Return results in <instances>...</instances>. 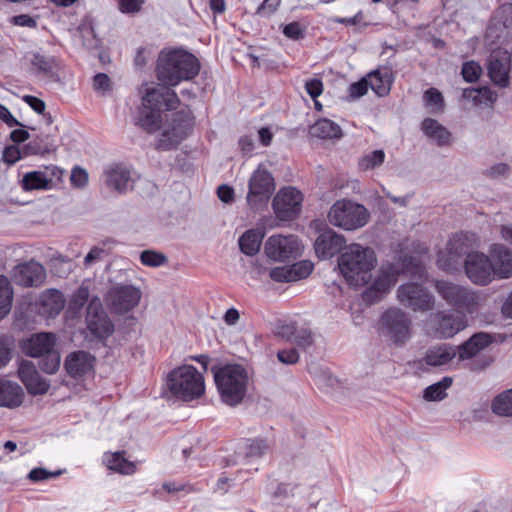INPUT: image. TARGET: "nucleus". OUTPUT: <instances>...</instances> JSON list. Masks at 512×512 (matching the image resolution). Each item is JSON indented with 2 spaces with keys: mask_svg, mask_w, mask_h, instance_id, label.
Listing matches in <instances>:
<instances>
[{
  "mask_svg": "<svg viewBox=\"0 0 512 512\" xmlns=\"http://www.w3.org/2000/svg\"><path fill=\"white\" fill-rule=\"evenodd\" d=\"M492 342V337L487 333H477L468 341L458 347V355L461 360L474 357L481 350L486 348Z\"/></svg>",
  "mask_w": 512,
  "mask_h": 512,
  "instance_id": "473e14b6",
  "label": "nucleus"
},
{
  "mask_svg": "<svg viewBox=\"0 0 512 512\" xmlns=\"http://www.w3.org/2000/svg\"><path fill=\"white\" fill-rule=\"evenodd\" d=\"M95 357L85 351H76L67 356L65 369L74 378L91 374L94 369Z\"/></svg>",
  "mask_w": 512,
  "mask_h": 512,
  "instance_id": "cd10ccee",
  "label": "nucleus"
},
{
  "mask_svg": "<svg viewBox=\"0 0 512 512\" xmlns=\"http://www.w3.org/2000/svg\"><path fill=\"white\" fill-rule=\"evenodd\" d=\"M491 410L498 416H512V389L497 395L492 401Z\"/></svg>",
  "mask_w": 512,
  "mask_h": 512,
  "instance_id": "79ce46f5",
  "label": "nucleus"
},
{
  "mask_svg": "<svg viewBox=\"0 0 512 512\" xmlns=\"http://www.w3.org/2000/svg\"><path fill=\"white\" fill-rule=\"evenodd\" d=\"M60 471L50 472L44 468H34L30 471L28 478L31 481L39 482L60 475Z\"/></svg>",
  "mask_w": 512,
  "mask_h": 512,
  "instance_id": "680f3d73",
  "label": "nucleus"
},
{
  "mask_svg": "<svg viewBox=\"0 0 512 512\" xmlns=\"http://www.w3.org/2000/svg\"><path fill=\"white\" fill-rule=\"evenodd\" d=\"M313 270L310 261H300L291 266L275 267L270 271V277L276 282H294L307 278Z\"/></svg>",
  "mask_w": 512,
  "mask_h": 512,
  "instance_id": "bb28decb",
  "label": "nucleus"
},
{
  "mask_svg": "<svg viewBox=\"0 0 512 512\" xmlns=\"http://www.w3.org/2000/svg\"><path fill=\"white\" fill-rule=\"evenodd\" d=\"M383 78L380 70L376 69L362 78L360 81L350 85L349 93L352 98H359L367 93L368 89L371 90L378 96L384 95Z\"/></svg>",
  "mask_w": 512,
  "mask_h": 512,
  "instance_id": "c756f323",
  "label": "nucleus"
},
{
  "mask_svg": "<svg viewBox=\"0 0 512 512\" xmlns=\"http://www.w3.org/2000/svg\"><path fill=\"white\" fill-rule=\"evenodd\" d=\"M24 391L22 387L13 381L0 378V406L15 408L22 404Z\"/></svg>",
  "mask_w": 512,
  "mask_h": 512,
  "instance_id": "7c9ffc66",
  "label": "nucleus"
},
{
  "mask_svg": "<svg viewBox=\"0 0 512 512\" xmlns=\"http://www.w3.org/2000/svg\"><path fill=\"white\" fill-rule=\"evenodd\" d=\"M49 180L50 189L59 181H61L63 170L57 166H48L42 170Z\"/></svg>",
  "mask_w": 512,
  "mask_h": 512,
  "instance_id": "69168bd1",
  "label": "nucleus"
},
{
  "mask_svg": "<svg viewBox=\"0 0 512 512\" xmlns=\"http://www.w3.org/2000/svg\"><path fill=\"white\" fill-rule=\"evenodd\" d=\"M305 90L312 99H316L323 92V83L318 78H312L305 83Z\"/></svg>",
  "mask_w": 512,
  "mask_h": 512,
  "instance_id": "052dcab7",
  "label": "nucleus"
},
{
  "mask_svg": "<svg viewBox=\"0 0 512 512\" xmlns=\"http://www.w3.org/2000/svg\"><path fill=\"white\" fill-rule=\"evenodd\" d=\"M191 120L190 112L175 113L172 120L165 125L155 148L161 151L175 149L188 136Z\"/></svg>",
  "mask_w": 512,
  "mask_h": 512,
  "instance_id": "6e6552de",
  "label": "nucleus"
},
{
  "mask_svg": "<svg viewBox=\"0 0 512 512\" xmlns=\"http://www.w3.org/2000/svg\"><path fill=\"white\" fill-rule=\"evenodd\" d=\"M299 241L296 236L273 235L265 243V254L272 260L285 261L299 254Z\"/></svg>",
  "mask_w": 512,
  "mask_h": 512,
  "instance_id": "4468645a",
  "label": "nucleus"
},
{
  "mask_svg": "<svg viewBox=\"0 0 512 512\" xmlns=\"http://www.w3.org/2000/svg\"><path fill=\"white\" fill-rule=\"evenodd\" d=\"M435 289L442 299L459 312L475 313L481 306V297L475 291L461 285L438 280Z\"/></svg>",
  "mask_w": 512,
  "mask_h": 512,
  "instance_id": "423d86ee",
  "label": "nucleus"
},
{
  "mask_svg": "<svg viewBox=\"0 0 512 512\" xmlns=\"http://www.w3.org/2000/svg\"><path fill=\"white\" fill-rule=\"evenodd\" d=\"M144 0H119V9L123 13H137Z\"/></svg>",
  "mask_w": 512,
  "mask_h": 512,
  "instance_id": "338daca9",
  "label": "nucleus"
},
{
  "mask_svg": "<svg viewBox=\"0 0 512 512\" xmlns=\"http://www.w3.org/2000/svg\"><path fill=\"white\" fill-rule=\"evenodd\" d=\"M18 376L32 395L45 394L49 389V383L38 373L33 362L23 360L19 364Z\"/></svg>",
  "mask_w": 512,
  "mask_h": 512,
  "instance_id": "412c9836",
  "label": "nucleus"
},
{
  "mask_svg": "<svg viewBox=\"0 0 512 512\" xmlns=\"http://www.w3.org/2000/svg\"><path fill=\"white\" fill-rule=\"evenodd\" d=\"M214 380L225 404L236 406L242 402L248 384V374L243 366L227 364L214 372Z\"/></svg>",
  "mask_w": 512,
  "mask_h": 512,
  "instance_id": "7ed1b4c3",
  "label": "nucleus"
},
{
  "mask_svg": "<svg viewBox=\"0 0 512 512\" xmlns=\"http://www.w3.org/2000/svg\"><path fill=\"white\" fill-rule=\"evenodd\" d=\"M104 182L109 189L119 194L126 193L133 186L130 170L121 164L113 165L105 170Z\"/></svg>",
  "mask_w": 512,
  "mask_h": 512,
  "instance_id": "a878e982",
  "label": "nucleus"
},
{
  "mask_svg": "<svg viewBox=\"0 0 512 512\" xmlns=\"http://www.w3.org/2000/svg\"><path fill=\"white\" fill-rule=\"evenodd\" d=\"M66 304L64 294L55 288L46 289L39 295L38 311L47 318H54L60 314Z\"/></svg>",
  "mask_w": 512,
  "mask_h": 512,
  "instance_id": "393cba45",
  "label": "nucleus"
},
{
  "mask_svg": "<svg viewBox=\"0 0 512 512\" xmlns=\"http://www.w3.org/2000/svg\"><path fill=\"white\" fill-rule=\"evenodd\" d=\"M327 217L333 226L352 231L362 228L368 223L369 212L361 204L341 199L331 206Z\"/></svg>",
  "mask_w": 512,
  "mask_h": 512,
  "instance_id": "39448f33",
  "label": "nucleus"
},
{
  "mask_svg": "<svg viewBox=\"0 0 512 512\" xmlns=\"http://www.w3.org/2000/svg\"><path fill=\"white\" fill-rule=\"evenodd\" d=\"M472 236L468 234H456L448 243L447 249L449 254V262L443 263V260H439V265L446 271H452L458 264L459 259L463 255L471 254L472 249Z\"/></svg>",
  "mask_w": 512,
  "mask_h": 512,
  "instance_id": "4be33fe9",
  "label": "nucleus"
},
{
  "mask_svg": "<svg viewBox=\"0 0 512 512\" xmlns=\"http://www.w3.org/2000/svg\"><path fill=\"white\" fill-rule=\"evenodd\" d=\"M21 187L24 191L50 189L49 180L42 170L27 172L21 180Z\"/></svg>",
  "mask_w": 512,
  "mask_h": 512,
  "instance_id": "ea45409f",
  "label": "nucleus"
},
{
  "mask_svg": "<svg viewBox=\"0 0 512 512\" xmlns=\"http://www.w3.org/2000/svg\"><path fill=\"white\" fill-rule=\"evenodd\" d=\"M93 87L98 92H108L111 90V80L105 73H98L93 78Z\"/></svg>",
  "mask_w": 512,
  "mask_h": 512,
  "instance_id": "13d9d810",
  "label": "nucleus"
},
{
  "mask_svg": "<svg viewBox=\"0 0 512 512\" xmlns=\"http://www.w3.org/2000/svg\"><path fill=\"white\" fill-rule=\"evenodd\" d=\"M511 55L502 49L493 50L488 59V75L492 82L500 87L509 84Z\"/></svg>",
  "mask_w": 512,
  "mask_h": 512,
  "instance_id": "6ab92c4d",
  "label": "nucleus"
},
{
  "mask_svg": "<svg viewBox=\"0 0 512 512\" xmlns=\"http://www.w3.org/2000/svg\"><path fill=\"white\" fill-rule=\"evenodd\" d=\"M410 321L399 310L386 311V339L395 345H402L410 338Z\"/></svg>",
  "mask_w": 512,
  "mask_h": 512,
  "instance_id": "a211bd4d",
  "label": "nucleus"
},
{
  "mask_svg": "<svg viewBox=\"0 0 512 512\" xmlns=\"http://www.w3.org/2000/svg\"><path fill=\"white\" fill-rule=\"evenodd\" d=\"M398 299L413 310H429L433 306L432 295L416 283H407L399 287Z\"/></svg>",
  "mask_w": 512,
  "mask_h": 512,
  "instance_id": "f3484780",
  "label": "nucleus"
},
{
  "mask_svg": "<svg viewBox=\"0 0 512 512\" xmlns=\"http://www.w3.org/2000/svg\"><path fill=\"white\" fill-rule=\"evenodd\" d=\"M54 150V145L48 136L36 137L23 147L24 155H43Z\"/></svg>",
  "mask_w": 512,
  "mask_h": 512,
  "instance_id": "c03bdc74",
  "label": "nucleus"
},
{
  "mask_svg": "<svg viewBox=\"0 0 512 512\" xmlns=\"http://www.w3.org/2000/svg\"><path fill=\"white\" fill-rule=\"evenodd\" d=\"M268 450V444L263 439L249 440L244 447L246 458H258L263 456Z\"/></svg>",
  "mask_w": 512,
  "mask_h": 512,
  "instance_id": "3c124183",
  "label": "nucleus"
},
{
  "mask_svg": "<svg viewBox=\"0 0 512 512\" xmlns=\"http://www.w3.org/2000/svg\"><path fill=\"white\" fill-rule=\"evenodd\" d=\"M424 102L427 107H430L432 113L441 112L444 108L443 96L435 88H430L425 92Z\"/></svg>",
  "mask_w": 512,
  "mask_h": 512,
  "instance_id": "8fccbe9b",
  "label": "nucleus"
},
{
  "mask_svg": "<svg viewBox=\"0 0 512 512\" xmlns=\"http://www.w3.org/2000/svg\"><path fill=\"white\" fill-rule=\"evenodd\" d=\"M377 264L373 249L360 244H350L338 258V267L347 283L360 287L367 284Z\"/></svg>",
  "mask_w": 512,
  "mask_h": 512,
  "instance_id": "f03ea898",
  "label": "nucleus"
},
{
  "mask_svg": "<svg viewBox=\"0 0 512 512\" xmlns=\"http://www.w3.org/2000/svg\"><path fill=\"white\" fill-rule=\"evenodd\" d=\"M512 37V4L499 7L493 14L486 30L491 43L503 44Z\"/></svg>",
  "mask_w": 512,
  "mask_h": 512,
  "instance_id": "f8f14e48",
  "label": "nucleus"
},
{
  "mask_svg": "<svg viewBox=\"0 0 512 512\" xmlns=\"http://www.w3.org/2000/svg\"><path fill=\"white\" fill-rule=\"evenodd\" d=\"M384 161V151L375 150L372 153L365 155L359 161V167L362 170L373 169L381 165Z\"/></svg>",
  "mask_w": 512,
  "mask_h": 512,
  "instance_id": "864d4df0",
  "label": "nucleus"
},
{
  "mask_svg": "<svg viewBox=\"0 0 512 512\" xmlns=\"http://www.w3.org/2000/svg\"><path fill=\"white\" fill-rule=\"evenodd\" d=\"M30 63L31 69L34 73L49 78L55 77L60 68V65L56 58L52 56L42 55L40 53H34L32 55Z\"/></svg>",
  "mask_w": 512,
  "mask_h": 512,
  "instance_id": "72a5a7b5",
  "label": "nucleus"
},
{
  "mask_svg": "<svg viewBox=\"0 0 512 512\" xmlns=\"http://www.w3.org/2000/svg\"><path fill=\"white\" fill-rule=\"evenodd\" d=\"M345 239L332 229L323 231L316 239L314 248L320 259H328L336 255L344 246Z\"/></svg>",
  "mask_w": 512,
  "mask_h": 512,
  "instance_id": "b1692460",
  "label": "nucleus"
},
{
  "mask_svg": "<svg viewBox=\"0 0 512 512\" xmlns=\"http://www.w3.org/2000/svg\"><path fill=\"white\" fill-rule=\"evenodd\" d=\"M312 137L319 139H338L342 136L340 126L334 121L322 118L316 121L309 129Z\"/></svg>",
  "mask_w": 512,
  "mask_h": 512,
  "instance_id": "f704fd0d",
  "label": "nucleus"
},
{
  "mask_svg": "<svg viewBox=\"0 0 512 512\" xmlns=\"http://www.w3.org/2000/svg\"><path fill=\"white\" fill-rule=\"evenodd\" d=\"M510 166L507 163H497L487 169L486 174L491 178L506 177L510 174Z\"/></svg>",
  "mask_w": 512,
  "mask_h": 512,
  "instance_id": "e2e57ef3",
  "label": "nucleus"
},
{
  "mask_svg": "<svg viewBox=\"0 0 512 512\" xmlns=\"http://www.w3.org/2000/svg\"><path fill=\"white\" fill-rule=\"evenodd\" d=\"M489 252L494 276L499 279L510 278L512 276V250L503 244L496 243L491 245Z\"/></svg>",
  "mask_w": 512,
  "mask_h": 512,
  "instance_id": "5701e85b",
  "label": "nucleus"
},
{
  "mask_svg": "<svg viewBox=\"0 0 512 512\" xmlns=\"http://www.w3.org/2000/svg\"><path fill=\"white\" fill-rule=\"evenodd\" d=\"M161 121L160 112L143 104L138 110L135 123L146 132L153 133L160 128Z\"/></svg>",
  "mask_w": 512,
  "mask_h": 512,
  "instance_id": "c9c22d12",
  "label": "nucleus"
},
{
  "mask_svg": "<svg viewBox=\"0 0 512 512\" xmlns=\"http://www.w3.org/2000/svg\"><path fill=\"white\" fill-rule=\"evenodd\" d=\"M70 180L73 186L82 188L88 182V174L83 168L75 167L71 172Z\"/></svg>",
  "mask_w": 512,
  "mask_h": 512,
  "instance_id": "bf43d9fd",
  "label": "nucleus"
},
{
  "mask_svg": "<svg viewBox=\"0 0 512 512\" xmlns=\"http://www.w3.org/2000/svg\"><path fill=\"white\" fill-rule=\"evenodd\" d=\"M481 72V66L474 61L466 62L462 67L463 78L465 81L470 83L477 81L481 75Z\"/></svg>",
  "mask_w": 512,
  "mask_h": 512,
  "instance_id": "6e6d98bb",
  "label": "nucleus"
},
{
  "mask_svg": "<svg viewBox=\"0 0 512 512\" xmlns=\"http://www.w3.org/2000/svg\"><path fill=\"white\" fill-rule=\"evenodd\" d=\"M380 272L375 282L362 294L363 301L367 304L380 301L384 295V272Z\"/></svg>",
  "mask_w": 512,
  "mask_h": 512,
  "instance_id": "49530a36",
  "label": "nucleus"
},
{
  "mask_svg": "<svg viewBox=\"0 0 512 512\" xmlns=\"http://www.w3.org/2000/svg\"><path fill=\"white\" fill-rule=\"evenodd\" d=\"M200 62L183 49L161 51L157 59V78L165 85L176 86L194 79L200 71Z\"/></svg>",
  "mask_w": 512,
  "mask_h": 512,
  "instance_id": "f257e3e1",
  "label": "nucleus"
},
{
  "mask_svg": "<svg viewBox=\"0 0 512 512\" xmlns=\"http://www.w3.org/2000/svg\"><path fill=\"white\" fill-rule=\"evenodd\" d=\"M90 297L89 289L84 284H82L71 296V299L68 304L67 313L70 314L71 317L77 318L80 316L81 310L83 306L87 303Z\"/></svg>",
  "mask_w": 512,
  "mask_h": 512,
  "instance_id": "a19ab883",
  "label": "nucleus"
},
{
  "mask_svg": "<svg viewBox=\"0 0 512 512\" xmlns=\"http://www.w3.org/2000/svg\"><path fill=\"white\" fill-rule=\"evenodd\" d=\"M141 263L149 267H159L167 262V257L153 250H145L140 255Z\"/></svg>",
  "mask_w": 512,
  "mask_h": 512,
  "instance_id": "603ef678",
  "label": "nucleus"
},
{
  "mask_svg": "<svg viewBox=\"0 0 512 512\" xmlns=\"http://www.w3.org/2000/svg\"><path fill=\"white\" fill-rule=\"evenodd\" d=\"M276 185L271 172L260 164L251 174L248 181L246 196L248 206L253 210H260L267 206L274 194Z\"/></svg>",
  "mask_w": 512,
  "mask_h": 512,
  "instance_id": "0eeeda50",
  "label": "nucleus"
},
{
  "mask_svg": "<svg viewBox=\"0 0 512 512\" xmlns=\"http://www.w3.org/2000/svg\"><path fill=\"white\" fill-rule=\"evenodd\" d=\"M13 290L6 276H0V319H3L11 310Z\"/></svg>",
  "mask_w": 512,
  "mask_h": 512,
  "instance_id": "37998d69",
  "label": "nucleus"
},
{
  "mask_svg": "<svg viewBox=\"0 0 512 512\" xmlns=\"http://www.w3.org/2000/svg\"><path fill=\"white\" fill-rule=\"evenodd\" d=\"M56 336L53 333L42 332L33 334L24 344V352L34 358L55 350Z\"/></svg>",
  "mask_w": 512,
  "mask_h": 512,
  "instance_id": "c85d7f7f",
  "label": "nucleus"
},
{
  "mask_svg": "<svg viewBox=\"0 0 512 512\" xmlns=\"http://www.w3.org/2000/svg\"><path fill=\"white\" fill-rule=\"evenodd\" d=\"M290 341L299 348L306 350L314 343V335L310 329L296 328L291 334Z\"/></svg>",
  "mask_w": 512,
  "mask_h": 512,
  "instance_id": "de8ad7c7",
  "label": "nucleus"
},
{
  "mask_svg": "<svg viewBox=\"0 0 512 512\" xmlns=\"http://www.w3.org/2000/svg\"><path fill=\"white\" fill-rule=\"evenodd\" d=\"M466 325L464 316L444 311L432 314L427 324L429 333L439 339L453 337Z\"/></svg>",
  "mask_w": 512,
  "mask_h": 512,
  "instance_id": "9d476101",
  "label": "nucleus"
},
{
  "mask_svg": "<svg viewBox=\"0 0 512 512\" xmlns=\"http://www.w3.org/2000/svg\"><path fill=\"white\" fill-rule=\"evenodd\" d=\"M263 234L259 230H248L239 238L240 250L249 256L255 255L261 246Z\"/></svg>",
  "mask_w": 512,
  "mask_h": 512,
  "instance_id": "58836bf2",
  "label": "nucleus"
},
{
  "mask_svg": "<svg viewBox=\"0 0 512 512\" xmlns=\"http://www.w3.org/2000/svg\"><path fill=\"white\" fill-rule=\"evenodd\" d=\"M424 135L438 146H447L452 142L449 130L440 122L432 118H426L421 123Z\"/></svg>",
  "mask_w": 512,
  "mask_h": 512,
  "instance_id": "2f4dec72",
  "label": "nucleus"
},
{
  "mask_svg": "<svg viewBox=\"0 0 512 512\" xmlns=\"http://www.w3.org/2000/svg\"><path fill=\"white\" fill-rule=\"evenodd\" d=\"M105 463L108 469L114 470L120 474L130 475L136 471L135 464L124 457V452H115L106 455Z\"/></svg>",
  "mask_w": 512,
  "mask_h": 512,
  "instance_id": "4c0bfd02",
  "label": "nucleus"
},
{
  "mask_svg": "<svg viewBox=\"0 0 512 512\" xmlns=\"http://www.w3.org/2000/svg\"><path fill=\"white\" fill-rule=\"evenodd\" d=\"M303 196L293 187L282 188L273 199V209L282 221L295 219L301 212Z\"/></svg>",
  "mask_w": 512,
  "mask_h": 512,
  "instance_id": "9b49d317",
  "label": "nucleus"
},
{
  "mask_svg": "<svg viewBox=\"0 0 512 512\" xmlns=\"http://www.w3.org/2000/svg\"><path fill=\"white\" fill-rule=\"evenodd\" d=\"M12 279L23 287H38L46 279V270L40 263L31 260L15 266L12 271Z\"/></svg>",
  "mask_w": 512,
  "mask_h": 512,
  "instance_id": "aec40b11",
  "label": "nucleus"
},
{
  "mask_svg": "<svg viewBox=\"0 0 512 512\" xmlns=\"http://www.w3.org/2000/svg\"><path fill=\"white\" fill-rule=\"evenodd\" d=\"M307 25L299 21H294L283 26V34L292 40L304 38Z\"/></svg>",
  "mask_w": 512,
  "mask_h": 512,
  "instance_id": "5fc2aeb1",
  "label": "nucleus"
},
{
  "mask_svg": "<svg viewBox=\"0 0 512 512\" xmlns=\"http://www.w3.org/2000/svg\"><path fill=\"white\" fill-rule=\"evenodd\" d=\"M13 25L28 27V28H36L37 22L36 20L27 14H20L13 16L10 20Z\"/></svg>",
  "mask_w": 512,
  "mask_h": 512,
  "instance_id": "774afa93",
  "label": "nucleus"
},
{
  "mask_svg": "<svg viewBox=\"0 0 512 512\" xmlns=\"http://www.w3.org/2000/svg\"><path fill=\"white\" fill-rule=\"evenodd\" d=\"M278 360L286 365H293L299 361V353L295 348L279 350L277 353Z\"/></svg>",
  "mask_w": 512,
  "mask_h": 512,
  "instance_id": "4d7b16f0",
  "label": "nucleus"
},
{
  "mask_svg": "<svg viewBox=\"0 0 512 512\" xmlns=\"http://www.w3.org/2000/svg\"><path fill=\"white\" fill-rule=\"evenodd\" d=\"M167 387L174 397L192 401L204 394V377L194 366L182 365L168 374Z\"/></svg>",
  "mask_w": 512,
  "mask_h": 512,
  "instance_id": "20e7f679",
  "label": "nucleus"
},
{
  "mask_svg": "<svg viewBox=\"0 0 512 512\" xmlns=\"http://www.w3.org/2000/svg\"><path fill=\"white\" fill-rule=\"evenodd\" d=\"M452 384L450 377H444L441 381L428 386L424 390V399L427 401H439L446 397V389Z\"/></svg>",
  "mask_w": 512,
  "mask_h": 512,
  "instance_id": "a18cd8bd",
  "label": "nucleus"
},
{
  "mask_svg": "<svg viewBox=\"0 0 512 512\" xmlns=\"http://www.w3.org/2000/svg\"><path fill=\"white\" fill-rule=\"evenodd\" d=\"M141 291L132 285H122L112 288L107 296L111 309L118 314L130 311L138 305Z\"/></svg>",
  "mask_w": 512,
  "mask_h": 512,
  "instance_id": "dca6fc26",
  "label": "nucleus"
},
{
  "mask_svg": "<svg viewBox=\"0 0 512 512\" xmlns=\"http://www.w3.org/2000/svg\"><path fill=\"white\" fill-rule=\"evenodd\" d=\"M85 322L89 332L98 339H106L114 331V326L97 296L92 297L88 302Z\"/></svg>",
  "mask_w": 512,
  "mask_h": 512,
  "instance_id": "1a4fd4ad",
  "label": "nucleus"
},
{
  "mask_svg": "<svg viewBox=\"0 0 512 512\" xmlns=\"http://www.w3.org/2000/svg\"><path fill=\"white\" fill-rule=\"evenodd\" d=\"M39 367L47 374H54L60 366V354L55 349L49 353L40 356Z\"/></svg>",
  "mask_w": 512,
  "mask_h": 512,
  "instance_id": "09e8293b",
  "label": "nucleus"
},
{
  "mask_svg": "<svg viewBox=\"0 0 512 512\" xmlns=\"http://www.w3.org/2000/svg\"><path fill=\"white\" fill-rule=\"evenodd\" d=\"M464 268L467 277L478 285H486L495 278L490 257L481 252L468 254Z\"/></svg>",
  "mask_w": 512,
  "mask_h": 512,
  "instance_id": "ddd939ff",
  "label": "nucleus"
},
{
  "mask_svg": "<svg viewBox=\"0 0 512 512\" xmlns=\"http://www.w3.org/2000/svg\"><path fill=\"white\" fill-rule=\"evenodd\" d=\"M23 149L20 150L18 147L10 146L3 151V160L9 164H14L22 157H25Z\"/></svg>",
  "mask_w": 512,
  "mask_h": 512,
  "instance_id": "0e129e2a",
  "label": "nucleus"
},
{
  "mask_svg": "<svg viewBox=\"0 0 512 512\" xmlns=\"http://www.w3.org/2000/svg\"><path fill=\"white\" fill-rule=\"evenodd\" d=\"M179 102L176 92L163 83L147 88L143 96V104L158 112L176 109Z\"/></svg>",
  "mask_w": 512,
  "mask_h": 512,
  "instance_id": "2eb2a0df",
  "label": "nucleus"
},
{
  "mask_svg": "<svg viewBox=\"0 0 512 512\" xmlns=\"http://www.w3.org/2000/svg\"><path fill=\"white\" fill-rule=\"evenodd\" d=\"M456 351L448 345H440L429 349L424 358L429 366H443L449 363L455 356Z\"/></svg>",
  "mask_w": 512,
  "mask_h": 512,
  "instance_id": "e433bc0d",
  "label": "nucleus"
}]
</instances>
